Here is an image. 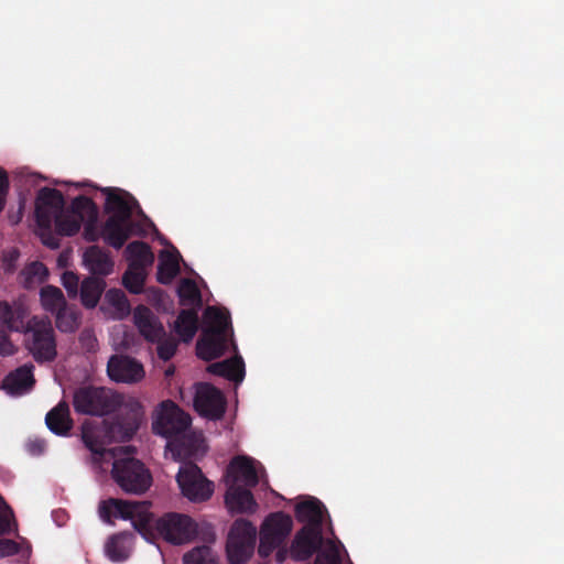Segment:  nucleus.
Wrapping results in <instances>:
<instances>
[{
    "label": "nucleus",
    "mask_w": 564,
    "mask_h": 564,
    "mask_svg": "<svg viewBox=\"0 0 564 564\" xmlns=\"http://www.w3.org/2000/svg\"><path fill=\"white\" fill-rule=\"evenodd\" d=\"M149 502L127 501L109 498L99 503V517L107 523L112 518L131 520L134 529L147 532L154 528L167 542L183 544L193 540L197 533V525L191 517L181 513H167L156 520L149 511Z\"/></svg>",
    "instance_id": "nucleus-1"
},
{
    "label": "nucleus",
    "mask_w": 564,
    "mask_h": 564,
    "mask_svg": "<svg viewBox=\"0 0 564 564\" xmlns=\"http://www.w3.org/2000/svg\"><path fill=\"white\" fill-rule=\"evenodd\" d=\"M105 210L109 214L101 234L105 241L120 249L126 241L135 234L142 232V228L131 217L135 209L143 215L138 200L128 192L118 188H105Z\"/></svg>",
    "instance_id": "nucleus-2"
},
{
    "label": "nucleus",
    "mask_w": 564,
    "mask_h": 564,
    "mask_svg": "<svg viewBox=\"0 0 564 564\" xmlns=\"http://www.w3.org/2000/svg\"><path fill=\"white\" fill-rule=\"evenodd\" d=\"M204 323L196 343V352L200 359L210 361L227 351L228 338L232 336L230 313L224 307L207 306L204 311Z\"/></svg>",
    "instance_id": "nucleus-3"
},
{
    "label": "nucleus",
    "mask_w": 564,
    "mask_h": 564,
    "mask_svg": "<svg viewBox=\"0 0 564 564\" xmlns=\"http://www.w3.org/2000/svg\"><path fill=\"white\" fill-rule=\"evenodd\" d=\"M192 419L189 414L183 411L172 400L162 401L156 410L155 417L152 422V431L156 435H161L171 440L167 447L176 458L185 457L189 451L183 448V443L177 440L191 426Z\"/></svg>",
    "instance_id": "nucleus-4"
},
{
    "label": "nucleus",
    "mask_w": 564,
    "mask_h": 564,
    "mask_svg": "<svg viewBox=\"0 0 564 564\" xmlns=\"http://www.w3.org/2000/svg\"><path fill=\"white\" fill-rule=\"evenodd\" d=\"M121 394L104 387L85 386L75 390L74 410L79 414L104 416L118 410Z\"/></svg>",
    "instance_id": "nucleus-5"
},
{
    "label": "nucleus",
    "mask_w": 564,
    "mask_h": 564,
    "mask_svg": "<svg viewBox=\"0 0 564 564\" xmlns=\"http://www.w3.org/2000/svg\"><path fill=\"white\" fill-rule=\"evenodd\" d=\"M111 477L126 494L142 495L152 485V475L145 465L132 457L115 459Z\"/></svg>",
    "instance_id": "nucleus-6"
},
{
    "label": "nucleus",
    "mask_w": 564,
    "mask_h": 564,
    "mask_svg": "<svg viewBox=\"0 0 564 564\" xmlns=\"http://www.w3.org/2000/svg\"><path fill=\"white\" fill-rule=\"evenodd\" d=\"M24 335L26 336V348L35 361L46 362L56 358L55 333L50 319L37 316L29 318V327Z\"/></svg>",
    "instance_id": "nucleus-7"
},
{
    "label": "nucleus",
    "mask_w": 564,
    "mask_h": 564,
    "mask_svg": "<svg viewBox=\"0 0 564 564\" xmlns=\"http://www.w3.org/2000/svg\"><path fill=\"white\" fill-rule=\"evenodd\" d=\"M257 540L256 527L246 519H237L232 523L226 542L229 564H246L253 555Z\"/></svg>",
    "instance_id": "nucleus-8"
},
{
    "label": "nucleus",
    "mask_w": 564,
    "mask_h": 564,
    "mask_svg": "<svg viewBox=\"0 0 564 564\" xmlns=\"http://www.w3.org/2000/svg\"><path fill=\"white\" fill-rule=\"evenodd\" d=\"M118 410L120 412L110 423L108 434L115 441L128 442L137 434L144 420V408L138 399L124 398L121 394Z\"/></svg>",
    "instance_id": "nucleus-9"
},
{
    "label": "nucleus",
    "mask_w": 564,
    "mask_h": 564,
    "mask_svg": "<svg viewBox=\"0 0 564 564\" xmlns=\"http://www.w3.org/2000/svg\"><path fill=\"white\" fill-rule=\"evenodd\" d=\"M292 528L293 521L289 514L279 511L268 516L260 530L259 556L265 558L276 547L283 545Z\"/></svg>",
    "instance_id": "nucleus-10"
},
{
    "label": "nucleus",
    "mask_w": 564,
    "mask_h": 564,
    "mask_svg": "<svg viewBox=\"0 0 564 564\" xmlns=\"http://www.w3.org/2000/svg\"><path fill=\"white\" fill-rule=\"evenodd\" d=\"M176 480L183 496L191 501H205L214 492L213 482L206 479L200 468L193 463L180 468Z\"/></svg>",
    "instance_id": "nucleus-11"
},
{
    "label": "nucleus",
    "mask_w": 564,
    "mask_h": 564,
    "mask_svg": "<svg viewBox=\"0 0 564 564\" xmlns=\"http://www.w3.org/2000/svg\"><path fill=\"white\" fill-rule=\"evenodd\" d=\"M227 406L224 393L215 386L200 382L196 384L194 409L200 415L209 420H220Z\"/></svg>",
    "instance_id": "nucleus-12"
},
{
    "label": "nucleus",
    "mask_w": 564,
    "mask_h": 564,
    "mask_svg": "<svg viewBox=\"0 0 564 564\" xmlns=\"http://www.w3.org/2000/svg\"><path fill=\"white\" fill-rule=\"evenodd\" d=\"M107 372L112 381L122 383H137L144 377L142 364L124 355L111 356L107 364Z\"/></svg>",
    "instance_id": "nucleus-13"
},
{
    "label": "nucleus",
    "mask_w": 564,
    "mask_h": 564,
    "mask_svg": "<svg viewBox=\"0 0 564 564\" xmlns=\"http://www.w3.org/2000/svg\"><path fill=\"white\" fill-rule=\"evenodd\" d=\"M323 544L322 531L313 530L310 527H302L291 543L290 556L296 562H304L315 554Z\"/></svg>",
    "instance_id": "nucleus-14"
},
{
    "label": "nucleus",
    "mask_w": 564,
    "mask_h": 564,
    "mask_svg": "<svg viewBox=\"0 0 564 564\" xmlns=\"http://www.w3.org/2000/svg\"><path fill=\"white\" fill-rule=\"evenodd\" d=\"M133 322L140 335L151 344L165 336V328L159 317L144 305H138L134 308Z\"/></svg>",
    "instance_id": "nucleus-15"
},
{
    "label": "nucleus",
    "mask_w": 564,
    "mask_h": 564,
    "mask_svg": "<svg viewBox=\"0 0 564 564\" xmlns=\"http://www.w3.org/2000/svg\"><path fill=\"white\" fill-rule=\"evenodd\" d=\"M225 502L231 513H253L258 507L250 489L237 484L228 487Z\"/></svg>",
    "instance_id": "nucleus-16"
},
{
    "label": "nucleus",
    "mask_w": 564,
    "mask_h": 564,
    "mask_svg": "<svg viewBox=\"0 0 564 564\" xmlns=\"http://www.w3.org/2000/svg\"><path fill=\"white\" fill-rule=\"evenodd\" d=\"M325 512V506L314 497L297 503L295 507V517L297 521L304 523L303 527H310L316 531H322Z\"/></svg>",
    "instance_id": "nucleus-17"
},
{
    "label": "nucleus",
    "mask_w": 564,
    "mask_h": 564,
    "mask_svg": "<svg viewBox=\"0 0 564 564\" xmlns=\"http://www.w3.org/2000/svg\"><path fill=\"white\" fill-rule=\"evenodd\" d=\"M228 475L232 477V484L242 482L248 488H253L259 482L254 460L247 456L232 458L228 466Z\"/></svg>",
    "instance_id": "nucleus-18"
},
{
    "label": "nucleus",
    "mask_w": 564,
    "mask_h": 564,
    "mask_svg": "<svg viewBox=\"0 0 564 564\" xmlns=\"http://www.w3.org/2000/svg\"><path fill=\"white\" fill-rule=\"evenodd\" d=\"M35 383L33 366L23 365L11 371L3 380V389L12 395H21L29 392Z\"/></svg>",
    "instance_id": "nucleus-19"
},
{
    "label": "nucleus",
    "mask_w": 564,
    "mask_h": 564,
    "mask_svg": "<svg viewBox=\"0 0 564 564\" xmlns=\"http://www.w3.org/2000/svg\"><path fill=\"white\" fill-rule=\"evenodd\" d=\"M45 424L52 433L67 436L74 424L67 402L61 401L51 409L45 416Z\"/></svg>",
    "instance_id": "nucleus-20"
},
{
    "label": "nucleus",
    "mask_w": 564,
    "mask_h": 564,
    "mask_svg": "<svg viewBox=\"0 0 564 564\" xmlns=\"http://www.w3.org/2000/svg\"><path fill=\"white\" fill-rule=\"evenodd\" d=\"M28 311L22 305L0 302V323L9 330L25 333L29 327Z\"/></svg>",
    "instance_id": "nucleus-21"
},
{
    "label": "nucleus",
    "mask_w": 564,
    "mask_h": 564,
    "mask_svg": "<svg viewBox=\"0 0 564 564\" xmlns=\"http://www.w3.org/2000/svg\"><path fill=\"white\" fill-rule=\"evenodd\" d=\"M84 263L93 273V276L108 275L113 269V262L109 254L99 246H90L86 249Z\"/></svg>",
    "instance_id": "nucleus-22"
},
{
    "label": "nucleus",
    "mask_w": 564,
    "mask_h": 564,
    "mask_svg": "<svg viewBox=\"0 0 564 564\" xmlns=\"http://www.w3.org/2000/svg\"><path fill=\"white\" fill-rule=\"evenodd\" d=\"M126 258L129 261L130 269H140L145 271L154 262V253L149 243L144 241H132L124 250Z\"/></svg>",
    "instance_id": "nucleus-23"
},
{
    "label": "nucleus",
    "mask_w": 564,
    "mask_h": 564,
    "mask_svg": "<svg viewBox=\"0 0 564 564\" xmlns=\"http://www.w3.org/2000/svg\"><path fill=\"white\" fill-rule=\"evenodd\" d=\"M208 372L224 377L236 383H240L245 378V362L240 356L228 358L223 361L214 362L208 366Z\"/></svg>",
    "instance_id": "nucleus-24"
},
{
    "label": "nucleus",
    "mask_w": 564,
    "mask_h": 564,
    "mask_svg": "<svg viewBox=\"0 0 564 564\" xmlns=\"http://www.w3.org/2000/svg\"><path fill=\"white\" fill-rule=\"evenodd\" d=\"M198 329V314L195 308L182 310L174 323V332L184 343H189Z\"/></svg>",
    "instance_id": "nucleus-25"
},
{
    "label": "nucleus",
    "mask_w": 564,
    "mask_h": 564,
    "mask_svg": "<svg viewBox=\"0 0 564 564\" xmlns=\"http://www.w3.org/2000/svg\"><path fill=\"white\" fill-rule=\"evenodd\" d=\"M106 282L101 276L86 278L80 285V301L87 308H94L104 293Z\"/></svg>",
    "instance_id": "nucleus-26"
},
{
    "label": "nucleus",
    "mask_w": 564,
    "mask_h": 564,
    "mask_svg": "<svg viewBox=\"0 0 564 564\" xmlns=\"http://www.w3.org/2000/svg\"><path fill=\"white\" fill-rule=\"evenodd\" d=\"M180 253L177 251L170 252L162 250L160 253V262L158 265V281L162 284H170L180 273L178 264Z\"/></svg>",
    "instance_id": "nucleus-27"
},
{
    "label": "nucleus",
    "mask_w": 564,
    "mask_h": 564,
    "mask_svg": "<svg viewBox=\"0 0 564 564\" xmlns=\"http://www.w3.org/2000/svg\"><path fill=\"white\" fill-rule=\"evenodd\" d=\"M70 213L78 219L95 225L98 216V209L94 200L85 195H79L70 204Z\"/></svg>",
    "instance_id": "nucleus-28"
},
{
    "label": "nucleus",
    "mask_w": 564,
    "mask_h": 564,
    "mask_svg": "<svg viewBox=\"0 0 564 564\" xmlns=\"http://www.w3.org/2000/svg\"><path fill=\"white\" fill-rule=\"evenodd\" d=\"M177 295L182 306H192L195 310L202 306L200 291L195 281L191 279H183L181 281L177 288Z\"/></svg>",
    "instance_id": "nucleus-29"
},
{
    "label": "nucleus",
    "mask_w": 564,
    "mask_h": 564,
    "mask_svg": "<svg viewBox=\"0 0 564 564\" xmlns=\"http://www.w3.org/2000/svg\"><path fill=\"white\" fill-rule=\"evenodd\" d=\"M56 327L62 333H74L80 324V313L67 304L54 313Z\"/></svg>",
    "instance_id": "nucleus-30"
},
{
    "label": "nucleus",
    "mask_w": 564,
    "mask_h": 564,
    "mask_svg": "<svg viewBox=\"0 0 564 564\" xmlns=\"http://www.w3.org/2000/svg\"><path fill=\"white\" fill-rule=\"evenodd\" d=\"M40 296L43 308L52 314L67 304L62 290L53 285L42 288Z\"/></svg>",
    "instance_id": "nucleus-31"
},
{
    "label": "nucleus",
    "mask_w": 564,
    "mask_h": 564,
    "mask_svg": "<svg viewBox=\"0 0 564 564\" xmlns=\"http://www.w3.org/2000/svg\"><path fill=\"white\" fill-rule=\"evenodd\" d=\"M343 547L344 546L340 542L327 540L324 542V547L321 546V549L316 552L317 555L314 564H340V551Z\"/></svg>",
    "instance_id": "nucleus-32"
},
{
    "label": "nucleus",
    "mask_w": 564,
    "mask_h": 564,
    "mask_svg": "<svg viewBox=\"0 0 564 564\" xmlns=\"http://www.w3.org/2000/svg\"><path fill=\"white\" fill-rule=\"evenodd\" d=\"M80 226L82 219H78L70 210L68 213L62 210L59 215L56 216L55 230L61 236H74L79 231Z\"/></svg>",
    "instance_id": "nucleus-33"
},
{
    "label": "nucleus",
    "mask_w": 564,
    "mask_h": 564,
    "mask_svg": "<svg viewBox=\"0 0 564 564\" xmlns=\"http://www.w3.org/2000/svg\"><path fill=\"white\" fill-rule=\"evenodd\" d=\"M105 301L115 307L118 318H123L130 313V304L124 294L120 289H110L105 294Z\"/></svg>",
    "instance_id": "nucleus-34"
},
{
    "label": "nucleus",
    "mask_w": 564,
    "mask_h": 564,
    "mask_svg": "<svg viewBox=\"0 0 564 564\" xmlns=\"http://www.w3.org/2000/svg\"><path fill=\"white\" fill-rule=\"evenodd\" d=\"M105 551L111 561H124L128 557V549L122 533L110 536L105 545Z\"/></svg>",
    "instance_id": "nucleus-35"
},
{
    "label": "nucleus",
    "mask_w": 564,
    "mask_h": 564,
    "mask_svg": "<svg viewBox=\"0 0 564 564\" xmlns=\"http://www.w3.org/2000/svg\"><path fill=\"white\" fill-rule=\"evenodd\" d=\"M35 203L62 212L64 208L63 194L55 188L43 187L39 191Z\"/></svg>",
    "instance_id": "nucleus-36"
},
{
    "label": "nucleus",
    "mask_w": 564,
    "mask_h": 564,
    "mask_svg": "<svg viewBox=\"0 0 564 564\" xmlns=\"http://www.w3.org/2000/svg\"><path fill=\"white\" fill-rule=\"evenodd\" d=\"M184 564H219L213 550L207 546H197L184 555Z\"/></svg>",
    "instance_id": "nucleus-37"
},
{
    "label": "nucleus",
    "mask_w": 564,
    "mask_h": 564,
    "mask_svg": "<svg viewBox=\"0 0 564 564\" xmlns=\"http://www.w3.org/2000/svg\"><path fill=\"white\" fill-rule=\"evenodd\" d=\"M82 441L84 445L96 456V459H101L107 449L104 446V443L96 434V432L90 427H84L82 431Z\"/></svg>",
    "instance_id": "nucleus-38"
},
{
    "label": "nucleus",
    "mask_w": 564,
    "mask_h": 564,
    "mask_svg": "<svg viewBox=\"0 0 564 564\" xmlns=\"http://www.w3.org/2000/svg\"><path fill=\"white\" fill-rule=\"evenodd\" d=\"M145 273L140 269H130L124 272L122 283L129 292L139 294L142 292Z\"/></svg>",
    "instance_id": "nucleus-39"
},
{
    "label": "nucleus",
    "mask_w": 564,
    "mask_h": 564,
    "mask_svg": "<svg viewBox=\"0 0 564 564\" xmlns=\"http://www.w3.org/2000/svg\"><path fill=\"white\" fill-rule=\"evenodd\" d=\"M61 212L35 203V219L40 229H51L52 223Z\"/></svg>",
    "instance_id": "nucleus-40"
},
{
    "label": "nucleus",
    "mask_w": 564,
    "mask_h": 564,
    "mask_svg": "<svg viewBox=\"0 0 564 564\" xmlns=\"http://www.w3.org/2000/svg\"><path fill=\"white\" fill-rule=\"evenodd\" d=\"M154 344L158 345L156 352L159 358L163 361H169L176 354L177 340L172 336H169L166 333L162 339L155 341Z\"/></svg>",
    "instance_id": "nucleus-41"
},
{
    "label": "nucleus",
    "mask_w": 564,
    "mask_h": 564,
    "mask_svg": "<svg viewBox=\"0 0 564 564\" xmlns=\"http://www.w3.org/2000/svg\"><path fill=\"white\" fill-rule=\"evenodd\" d=\"M25 274L28 279H36L39 282H43L48 275V270L44 263L35 261L25 268Z\"/></svg>",
    "instance_id": "nucleus-42"
},
{
    "label": "nucleus",
    "mask_w": 564,
    "mask_h": 564,
    "mask_svg": "<svg viewBox=\"0 0 564 564\" xmlns=\"http://www.w3.org/2000/svg\"><path fill=\"white\" fill-rule=\"evenodd\" d=\"M78 276L70 271H66L62 275V284L67 291L69 297H76L78 294Z\"/></svg>",
    "instance_id": "nucleus-43"
},
{
    "label": "nucleus",
    "mask_w": 564,
    "mask_h": 564,
    "mask_svg": "<svg viewBox=\"0 0 564 564\" xmlns=\"http://www.w3.org/2000/svg\"><path fill=\"white\" fill-rule=\"evenodd\" d=\"M40 236H41V240H42L44 246H46V247H48L51 249L59 248V245H61L59 237H61V235H58L56 230H55V232H53L52 228L51 229H41Z\"/></svg>",
    "instance_id": "nucleus-44"
},
{
    "label": "nucleus",
    "mask_w": 564,
    "mask_h": 564,
    "mask_svg": "<svg viewBox=\"0 0 564 564\" xmlns=\"http://www.w3.org/2000/svg\"><path fill=\"white\" fill-rule=\"evenodd\" d=\"M19 552V543L10 539H0V557L15 555Z\"/></svg>",
    "instance_id": "nucleus-45"
},
{
    "label": "nucleus",
    "mask_w": 564,
    "mask_h": 564,
    "mask_svg": "<svg viewBox=\"0 0 564 564\" xmlns=\"http://www.w3.org/2000/svg\"><path fill=\"white\" fill-rule=\"evenodd\" d=\"M17 351L15 346L11 341L6 332L0 330V356H12Z\"/></svg>",
    "instance_id": "nucleus-46"
},
{
    "label": "nucleus",
    "mask_w": 564,
    "mask_h": 564,
    "mask_svg": "<svg viewBox=\"0 0 564 564\" xmlns=\"http://www.w3.org/2000/svg\"><path fill=\"white\" fill-rule=\"evenodd\" d=\"M9 191V178L7 172L0 167V213L4 209L6 197Z\"/></svg>",
    "instance_id": "nucleus-47"
},
{
    "label": "nucleus",
    "mask_w": 564,
    "mask_h": 564,
    "mask_svg": "<svg viewBox=\"0 0 564 564\" xmlns=\"http://www.w3.org/2000/svg\"><path fill=\"white\" fill-rule=\"evenodd\" d=\"M46 448V442L43 438H30L26 443V449L32 455H41Z\"/></svg>",
    "instance_id": "nucleus-48"
},
{
    "label": "nucleus",
    "mask_w": 564,
    "mask_h": 564,
    "mask_svg": "<svg viewBox=\"0 0 564 564\" xmlns=\"http://www.w3.org/2000/svg\"><path fill=\"white\" fill-rule=\"evenodd\" d=\"M13 517L12 511L10 514L0 513V535L7 534L11 531V518Z\"/></svg>",
    "instance_id": "nucleus-49"
},
{
    "label": "nucleus",
    "mask_w": 564,
    "mask_h": 564,
    "mask_svg": "<svg viewBox=\"0 0 564 564\" xmlns=\"http://www.w3.org/2000/svg\"><path fill=\"white\" fill-rule=\"evenodd\" d=\"M79 339L83 343V345H85L88 348V350H94L95 349L96 338L90 334V332L84 330L80 334Z\"/></svg>",
    "instance_id": "nucleus-50"
},
{
    "label": "nucleus",
    "mask_w": 564,
    "mask_h": 564,
    "mask_svg": "<svg viewBox=\"0 0 564 564\" xmlns=\"http://www.w3.org/2000/svg\"><path fill=\"white\" fill-rule=\"evenodd\" d=\"M276 549H278V551L275 553V562L278 564H282L286 560L288 555L290 554V549L288 550L283 545H280Z\"/></svg>",
    "instance_id": "nucleus-51"
},
{
    "label": "nucleus",
    "mask_w": 564,
    "mask_h": 564,
    "mask_svg": "<svg viewBox=\"0 0 564 564\" xmlns=\"http://www.w3.org/2000/svg\"><path fill=\"white\" fill-rule=\"evenodd\" d=\"M94 225L87 224V227L85 228V238L89 241H95L97 239V236L93 231Z\"/></svg>",
    "instance_id": "nucleus-52"
},
{
    "label": "nucleus",
    "mask_w": 564,
    "mask_h": 564,
    "mask_svg": "<svg viewBox=\"0 0 564 564\" xmlns=\"http://www.w3.org/2000/svg\"><path fill=\"white\" fill-rule=\"evenodd\" d=\"M174 373V368L171 367L169 368L166 371H165V376L169 377V376H172Z\"/></svg>",
    "instance_id": "nucleus-53"
},
{
    "label": "nucleus",
    "mask_w": 564,
    "mask_h": 564,
    "mask_svg": "<svg viewBox=\"0 0 564 564\" xmlns=\"http://www.w3.org/2000/svg\"><path fill=\"white\" fill-rule=\"evenodd\" d=\"M232 337H234V335L229 336L227 345L229 344V341H231V345H232L234 349H237V346H236L235 341H232Z\"/></svg>",
    "instance_id": "nucleus-54"
},
{
    "label": "nucleus",
    "mask_w": 564,
    "mask_h": 564,
    "mask_svg": "<svg viewBox=\"0 0 564 564\" xmlns=\"http://www.w3.org/2000/svg\"><path fill=\"white\" fill-rule=\"evenodd\" d=\"M232 337H234V335L229 336L227 345L229 344V341H231V345H232L234 349H237V346H236L235 341H232Z\"/></svg>",
    "instance_id": "nucleus-55"
},
{
    "label": "nucleus",
    "mask_w": 564,
    "mask_h": 564,
    "mask_svg": "<svg viewBox=\"0 0 564 564\" xmlns=\"http://www.w3.org/2000/svg\"><path fill=\"white\" fill-rule=\"evenodd\" d=\"M232 337H234V335L229 336L227 345L229 344V341H231V345H232L234 349H237V346H236L235 341H232Z\"/></svg>",
    "instance_id": "nucleus-56"
}]
</instances>
